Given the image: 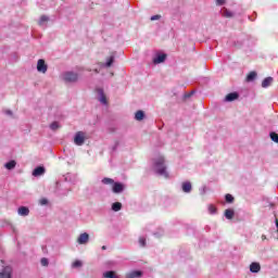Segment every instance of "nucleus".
Masks as SVG:
<instances>
[{
	"label": "nucleus",
	"mask_w": 278,
	"mask_h": 278,
	"mask_svg": "<svg viewBox=\"0 0 278 278\" xmlns=\"http://www.w3.org/2000/svg\"><path fill=\"white\" fill-rule=\"evenodd\" d=\"M260 270H262V266L260 265V263H252L250 265L251 273H260Z\"/></svg>",
	"instance_id": "12"
},
{
	"label": "nucleus",
	"mask_w": 278,
	"mask_h": 278,
	"mask_svg": "<svg viewBox=\"0 0 278 278\" xmlns=\"http://www.w3.org/2000/svg\"><path fill=\"white\" fill-rule=\"evenodd\" d=\"M142 277V271L141 270H132L126 273V278H140Z\"/></svg>",
	"instance_id": "9"
},
{
	"label": "nucleus",
	"mask_w": 278,
	"mask_h": 278,
	"mask_svg": "<svg viewBox=\"0 0 278 278\" xmlns=\"http://www.w3.org/2000/svg\"><path fill=\"white\" fill-rule=\"evenodd\" d=\"M104 278H118V276L116 275V271L114 270H110L103 274Z\"/></svg>",
	"instance_id": "21"
},
{
	"label": "nucleus",
	"mask_w": 278,
	"mask_h": 278,
	"mask_svg": "<svg viewBox=\"0 0 278 278\" xmlns=\"http://www.w3.org/2000/svg\"><path fill=\"white\" fill-rule=\"evenodd\" d=\"M41 266H49V260L46 257L41 258Z\"/></svg>",
	"instance_id": "33"
},
{
	"label": "nucleus",
	"mask_w": 278,
	"mask_h": 278,
	"mask_svg": "<svg viewBox=\"0 0 278 278\" xmlns=\"http://www.w3.org/2000/svg\"><path fill=\"white\" fill-rule=\"evenodd\" d=\"M83 263L81 261H74V263L72 264L73 268H81Z\"/></svg>",
	"instance_id": "25"
},
{
	"label": "nucleus",
	"mask_w": 278,
	"mask_h": 278,
	"mask_svg": "<svg viewBox=\"0 0 278 278\" xmlns=\"http://www.w3.org/2000/svg\"><path fill=\"white\" fill-rule=\"evenodd\" d=\"M262 240H266V235H262Z\"/></svg>",
	"instance_id": "38"
},
{
	"label": "nucleus",
	"mask_w": 278,
	"mask_h": 278,
	"mask_svg": "<svg viewBox=\"0 0 278 278\" xmlns=\"http://www.w3.org/2000/svg\"><path fill=\"white\" fill-rule=\"evenodd\" d=\"M240 94H238V92H230L226 96L225 101L231 102V101H236L237 99H239Z\"/></svg>",
	"instance_id": "10"
},
{
	"label": "nucleus",
	"mask_w": 278,
	"mask_h": 278,
	"mask_svg": "<svg viewBox=\"0 0 278 278\" xmlns=\"http://www.w3.org/2000/svg\"><path fill=\"white\" fill-rule=\"evenodd\" d=\"M63 79L64 81L75 83L77 79H79V76L73 72H67L64 74Z\"/></svg>",
	"instance_id": "4"
},
{
	"label": "nucleus",
	"mask_w": 278,
	"mask_h": 278,
	"mask_svg": "<svg viewBox=\"0 0 278 278\" xmlns=\"http://www.w3.org/2000/svg\"><path fill=\"white\" fill-rule=\"evenodd\" d=\"M139 244H140V247H147V239H144V238H139Z\"/></svg>",
	"instance_id": "32"
},
{
	"label": "nucleus",
	"mask_w": 278,
	"mask_h": 278,
	"mask_svg": "<svg viewBox=\"0 0 278 278\" xmlns=\"http://www.w3.org/2000/svg\"><path fill=\"white\" fill-rule=\"evenodd\" d=\"M125 190V186L121 182H113V192L115 194H121Z\"/></svg>",
	"instance_id": "8"
},
{
	"label": "nucleus",
	"mask_w": 278,
	"mask_h": 278,
	"mask_svg": "<svg viewBox=\"0 0 278 278\" xmlns=\"http://www.w3.org/2000/svg\"><path fill=\"white\" fill-rule=\"evenodd\" d=\"M113 212H121L123 210V204L121 202H115L112 204Z\"/></svg>",
	"instance_id": "19"
},
{
	"label": "nucleus",
	"mask_w": 278,
	"mask_h": 278,
	"mask_svg": "<svg viewBox=\"0 0 278 278\" xmlns=\"http://www.w3.org/2000/svg\"><path fill=\"white\" fill-rule=\"evenodd\" d=\"M135 119L136 121H143L144 119V111H137L135 113Z\"/></svg>",
	"instance_id": "20"
},
{
	"label": "nucleus",
	"mask_w": 278,
	"mask_h": 278,
	"mask_svg": "<svg viewBox=\"0 0 278 278\" xmlns=\"http://www.w3.org/2000/svg\"><path fill=\"white\" fill-rule=\"evenodd\" d=\"M0 262H1V264H4L3 260H1Z\"/></svg>",
	"instance_id": "43"
},
{
	"label": "nucleus",
	"mask_w": 278,
	"mask_h": 278,
	"mask_svg": "<svg viewBox=\"0 0 278 278\" xmlns=\"http://www.w3.org/2000/svg\"><path fill=\"white\" fill-rule=\"evenodd\" d=\"M160 18H162L161 15H154L151 17V21H160Z\"/></svg>",
	"instance_id": "34"
},
{
	"label": "nucleus",
	"mask_w": 278,
	"mask_h": 278,
	"mask_svg": "<svg viewBox=\"0 0 278 278\" xmlns=\"http://www.w3.org/2000/svg\"><path fill=\"white\" fill-rule=\"evenodd\" d=\"M47 63H45V60L40 59L37 62V71L39 73H47Z\"/></svg>",
	"instance_id": "6"
},
{
	"label": "nucleus",
	"mask_w": 278,
	"mask_h": 278,
	"mask_svg": "<svg viewBox=\"0 0 278 278\" xmlns=\"http://www.w3.org/2000/svg\"><path fill=\"white\" fill-rule=\"evenodd\" d=\"M193 92H191L188 97H192Z\"/></svg>",
	"instance_id": "40"
},
{
	"label": "nucleus",
	"mask_w": 278,
	"mask_h": 278,
	"mask_svg": "<svg viewBox=\"0 0 278 278\" xmlns=\"http://www.w3.org/2000/svg\"><path fill=\"white\" fill-rule=\"evenodd\" d=\"M45 167L43 166H38L33 170V176L34 177H40L45 173Z\"/></svg>",
	"instance_id": "11"
},
{
	"label": "nucleus",
	"mask_w": 278,
	"mask_h": 278,
	"mask_svg": "<svg viewBox=\"0 0 278 278\" xmlns=\"http://www.w3.org/2000/svg\"><path fill=\"white\" fill-rule=\"evenodd\" d=\"M74 142H75V144H77V147H81V144H84V142H86V135L81 131H78L75 135Z\"/></svg>",
	"instance_id": "3"
},
{
	"label": "nucleus",
	"mask_w": 278,
	"mask_h": 278,
	"mask_svg": "<svg viewBox=\"0 0 278 278\" xmlns=\"http://www.w3.org/2000/svg\"><path fill=\"white\" fill-rule=\"evenodd\" d=\"M102 184H104L105 186H108L110 184H114V179H112V178H103L102 179Z\"/></svg>",
	"instance_id": "26"
},
{
	"label": "nucleus",
	"mask_w": 278,
	"mask_h": 278,
	"mask_svg": "<svg viewBox=\"0 0 278 278\" xmlns=\"http://www.w3.org/2000/svg\"><path fill=\"white\" fill-rule=\"evenodd\" d=\"M17 212L20 216H29V208L27 206H21Z\"/></svg>",
	"instance_id": "15"
},
{
	"label": "nucleus",
	"mask_w": 278,
	"mask_h": 278,
	"mask_svg": "<svg viewBox=\"0 0 278 278\" xmlns=\"http://www.w3.org/2000/svg\"><path fill=\"white\" fill-rule=\"evenodd\" d=\"M166 61V54H159L153 59L154 64H162V62Z\"/></svg>",
	"instance_id": "13"
},
{
	"label": "nucleus",
	"mask_w": 278,
	"mask_h": 278,
	"mask_svg": "<svg viewBox=\"0 0 278 278\" xmlns=\"http://www.w3.org/2000/svg\"><path fill=\"white\" fill-rule=\"evenodd\" d=\"M49 22V16L47 15H41L39 20V25H45V23Z\"/></svg>",
	"instance_id": "23"
},
{
	"label": "nucleus",
	"mask_w": 278,
	"mask_h": 278,
	"mask_svg": "<svg viewBox=\"0 0 278 278\" xmlns=\"http://www.w3.org/2000/svg\"><path fill=\"white\" fill-rule=\"evenodd\" d=\"M182 192H192V184L190 181L182 182Z\"/></svg>",
	"instance_id": "14"
},
{
	"label": "nucleus",
	"mask_w": 278,
	"mask_h": 278,
	"mask_svg": "<svg viewBox=\"0 0 278 278\" xmlns=\"http://www.w3.org/2000/svg\"><path fill=\"white\" fill-rule=\"evenodd\" d=\"M235 212H233V210H231V208H227L226 211H225V217L228 219V220H231L232 218H233V216H235Z\"/></svg>",
	"instance_id": "17"
},
{
	"label": "nucleus",
	"mask_w": 278,
	"mask_h": 278,
	"mask_svg": "<svg viewBox=\"0 0 278 278\" xmlns=\"http://www.w3.org/2000/svg\"><path fill=\"white\" fill-rule=\"evenodd\" d=\"M270 139L273 140V142H277L278 143V135H277V132H270Z\"/></svg>",
	"instance_id": "28"
},
{
	"label": "nucleus",
	"mask_w": 278,
	"mask_h": 278,
	"mask_svg": "<svg viewBox=\"0 0 278 278\" xmlns=\"http://www.w3.org/2000/svg\"><path fill=\"white\" fill-rule=\"evenodd\" d=\"M5 114H8L9 116H12V111H5Z\"/></svg>",
	"instance_id": "37"
},
{
	"label": "nucleus",
	"mask_w": 278,
	"mask_h": 278,
	"mask_svg": "<svg viewBox=\"0 0 278 278\" xmlns=\"http://www.w3.org/2000/svg\"><path fill=\"white\" fill-rule=\"evenodd\" d=\"M193 92H191L188 97H192Z\"/></svg>",
	"instance_id": "41"
},
{
	"label": "nucleus",
	"mask_w": 278,
	"mask_h": 278,
	"mask_svg": "<svg viewBox=\"0 0 278 278\" xmlns=\"http://www.w3.org/2000/svg\"><path fill=\"white\" fill-rule=\"evenodd\" d=\"M270 84H273V77H266L262 81V88H268V86H270Z\"/></svg>",
	"instance_id": "18"
},
{
	"label": "nucleus",
	"mask_w": 278,
	"mask_h": 278,
	"mask_svg": "<svg viewBox=\"0 0 278 278\" xmlns=\"http://www.w3.org/2000/svg\"><path fill=\"white\" fill-rule=\"evenodd\" d=\"M112 64H114V56H111L108 61H106V67L110 68V66H112Z\"/></svg>",
	"instance_id": "30"
},
{
	"label": "nucleus",
	"mask_w": 278,
	"mask_h": 278,
	"mask_svg": "<svg viewBox=\"0 0 278 278\" xmlns=\"http://www.w3.org/2000/svg\"><path fill=\"white\" fill-rule=\"evenodd\" d=\"M208 212H210V214H216V206L210 204L208 205Z\"/></svg>",
	"instance_id": "31"
},
{
	"label": "nucleus",
	"mask_w": 278,
	"mask_h": 278,
	"mask_svg": "<svg viewBox=\"0 0 278 278\" xmlns=\"http://www.w3.org/2000/svg\"><path fill=\"white\" fill-rule=\"evenodd\" d=\"M225 199H226V203H231V202L233 201V195L227 193V194L225 195Z\"/></svg>",
	"instance_id": "29"
},
{
	"label": "nucleus",
	"mask_w": 278,
	"mask_h": 278,
	"mask_svg": "<svg viewBox=\"0 0 278 278\" xmlns=\"http://www.w3.org/2000/svg\"><path fill=\"white\" fill-rule=\"evenodd\" d=\"M223 16H225L226 18H231V16H233V13H231V11L225 10Z\"/></svg>",
	"instance_id": "27"
},
{
	"label": "nucleus",
	"mask_w": 278,
	"mask_h": 278,
	"mask_svg": "<svg viewBox=\"0 0 278 278\" xmlns=\"http://www.w3.org/2000/svg\"><path fill=\"white\" fill-rule=\"evenodd\" d=\"M108 249V247L102 245V251H105Z\"/></svg>",
	"instance_id": "39"
},
{
	"label": "nucleus",
	"mask_w": 278,
	"mask_h": 278,
	"mask_svg": "<svg viewBox=\"0 0 278 278\" xmlns=\"http://www.w3.org/2000/svg\"><path fill=\"white\" fill-rule=\"evenodd\" d=\"M193 92H191L188 97H192Z\"/></svg>",
	"instance_id": "42"
},
{
	"label": "nucleus",
	"mask_w": 278,
	"mask_h": 278,
	"mask_svg": "<svg viewBox=\"0 0 278 278\" xmlns=\"http://www.w3.org/2000/svg\"><path fill=\"white\" fill-rule=\"evenodd\" d=\"M255 77H257V73L256 72H250L247 75L245 81H253L255 79Z\"/></svg>",
	"instance_id": "22"
},
{
	"label": "nucleus",
	"mask_w": 278,
	"mask_h": 278,
	"mask_svg": "<svg viewBox=\"0 0 278 278\" xmlns=\"http://www.w3.org/2000/svg\"><path fill=\"white\" fill-rule=\"evenodd\" d=\"M216 5H225V0H216Z\"/></svg>",
	"instance_id": "35"
},
{
	"label": "nucleus",
	"mask_w": 278,
	"mask_h": 278,
	"mask_svg": "<svg viewBox=\"0 0 278 278\" xmlns=\"http://www.w3.org/2000/svg\"><path fill=\"white\" fill-rule=\"evenodd\" d=\"M99 94V101L100 103H102L103 105H108V97H105V93L103 92V89L99 88L96 90Z\"/></svg>",
	"instance_id": "7"
},
{
	"label": "nucleus",
	"mask_w": 278,
	"mask_h": 278,
	"mask_svg": "<svg viewBox=\"0 0 278 278\" xmlns=\"http://www.w3.org/2000/svg\"><path fill=\"white\" fill-rule=\"evenodd\" d=\"M50 129H52V131H56V129H60V124L58 122H53L50 124Z\"/></svg>",
	"instance_id": "24"
},
{
	"label": "nucleus",
	"mask_w": 278,
	"mask_h": 278,
	"mask_svg": "<svg viewBox=\"0 0 278 278\" xmlns=\"http://www.w3.org/2000/svg\"><path fill=\"white\" fill-rule=\"evenodd\" d=\"M0 278H12V266L2 265V269L0 270Z\"/></svg>",
	"instance_id": "2"
},
{
	"label": "nucleus",
	"mask_w": 278,
	"mask_h": 278,
	"mask_svg": "<svg viewBox=\"0 0 278 278\" xmlns=\"http://www.w3.org/2000/svg\"><path fill=\"white\" fill-rule=\"evenodd\" d=\"M47 203H48L47 199L41 200V205H47Z\"/></svg>",
	"instance_id": "36"
},
{
	"label": "nucleus",
	"mask_w": 278,
	"mask_h": 278,
	"mask_svg": "<svg viewBox=\"0 0 278 278\" xmlns=\"http://www.w3.org/2000/svg\"><path fill=\"white\" fill-rule=\"evenodd\" d=\"M4 168H7L8 170H14V168H16V161H10L7 164H4Z\"/></svg>",
	"instance_id": "16"
},
{
	"label": "nucleus",
	"mask_w": 278,
	"mask_h": 278,
	"mask_svg": "<svg viewBox=\"0 0 278 278\" xmlns=\"http://www.w3.org/2000/svg\"><path fill=\"white\" fill-rule=\"evenodd\" d=\"M164 156H160L155 162L154 166L156 168V173L162 175L165 178H168V173L166 172V166L164 165Z\"/></svg>",
	"instance_id": "1"
},
{
	"label": "nucleus",
	"mask_w": 278,
	"mask_h": 278,
	"mask_svg": "<svg viewBox=\"0 0 278 278\" xmlns=\"http://www.w3.org/2000/svg\"><path fill=\"white\" fill-rule=\"evenodd\" d=\"M89 240H90V235H88L87 232L80 233L77 238V242L79 244H88Z\"/></svg>",
	"instance_id": "5"
}]
</instances>
